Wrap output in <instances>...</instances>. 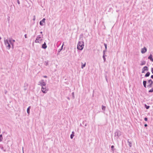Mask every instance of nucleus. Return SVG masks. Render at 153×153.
Here are the masks:
<instances>
[{"label": "nucleus", "mask_w": 153, "mask_h": 153, "mask_svg": "<svg viewBox=\"0 0 153 153\" xmlns=\"http://www.w3.org/2000/svg\"><path fill=\"white\" fill-rule=\"evenodd\" d=\"M84 43L82 41H79L78 44L77 48L80 50H82L84 47Z\"/></svg>", "instance_id": "obj_1"}, {"label": "nucleus", "mask_w": 153, "mask_h": 153, "mask_svg": "<svg viewBox=\"0 0 153 153\" xmlns=\"http://www.w3.org/2000/svg\"><path fill=\"white\" fill-rule=\"evenodd\" d=\"M41 90L42 92L45 94L47 93L48 90V89L45 86H42Z\"/></svg>", "instance_id": "obj_2"}, {"label": "nucleus", "mask_w": 153, "mask_h": 153, "mask_svg": "<svg viewBox=\"0 0 153 153\" xmlns=\"http://www.w3.org/2000/svg\"><path fill=\"white\" fill-rule=\"evenodd\" d=\"M42 39H41V37L40 36H38L36 37V40L35 41L36 43H41V42Z\"/></svg>", "instance_id": "obj_3"}, {"label": "nucleus", "mask_w": 153, "mask_h": 153, "mask_svg": "<svg viewBox=\"0 0 153 153\" xmlns=\"http://www.w3.org/2000/svg\"><path fill=\"white\" fill-rule=\"evenodd\" d=\"M148 83L149 84L147 85V87L150 88L152 87V85L153 84V81L151 79L148 80Z\"/></svg>", "instance_id": "obj_4"}, {"label": "nucleus", "mask_w": 153, "mask_h": 153, "mask_svg": "<svg viewBox=\"0 0 153 153\" xmlns=\"http://www.w3.org/2000/svg\"><path fill=\"white\" fill-rule=\"evenodd\" d=\"M39 85L42 86H45L46 85V83L44 82V80L42 79L39 82Z\"/></svg>", "instance_id": "obj_5"}, {"label": "nucleus", "mask_w": 153, "mask_h": 153, "mask_svg": "<svg viewBox=\"0 0 153 153\" xmlns=\"http://www.w3.org/2000/svg\"><path fill=\"white\" fill-rule=\"evenodd\" d=\"M115 136L119 137L121 135V133L120 131H117L115 133Z\"/></svg>", "instance_id": "obj_6"}, {"label": "nucleus", "mask_w": 153, "mask_h": 153, "mask_svg": "<svg viewBox=\"0 0 153 153\" xmlns=\"http://www.w3.org/2000/svg\"><path fill=\"white\" fill-rule=\"evenodd\" d=\"M9 41V42H10V44H11V45L13 48V43L14 42H15V40L14 39L11 40V39H10Z\"/></svg>", "instance_id": "obj_7"}, {"label": "nucleus", "mask_w": 153, "mask_h": 153, "mask_svg": "<svg viewBox=\"0 0 153 153\" xmlns=\"http://www.w3.org/2000/svg\"><path fill=\"white\" fill-rule=\"evenodd\" d=\"M148 68L147 67L145 66L142 69V73H144L145 72V71H148Z\"/></svg>", "instance_id": "obj_8"}, {"label": "nucleus", "mask_w": 153, "mask_h": 153, "mask_svg": "<svg viewBox=\"0 0 153 153\" xmlns=\"http://www.w3.org/2000/svg\"><path fill=\"white\" fill-rule=\"evenodd\" d=\"M147 51L146 48L145 47H144L143 48H142L141 52L142 53H145Z\"/></svg>", "instance_id": "obj_9"}, {"label": "nucleus", "mask_w": 153, "mask_h": 153, "mask_svg": "<svg viewBox=\"0 0 153 153\" xmlns=\"http://www.w3.org/2000/svg\"><path fill=\"white\" fill-rule=\"evenodd\" d=\"M45 18H43L42 20L40 22H39L40 25L41 26L43 25H44L43 24V23H45Z\"/></svg>", "instance_id": "obj_10"}, {"label": "nucleus", "mask_w": 153, "mask_h": 153, "mask_svg": "<svg viewBox=\"0 0 153 153\" xmlns=\"http://www.w3.org/2000/svg\"><path fill=\"white\" fill-rule=\"evenodd\" d=\"M47 47L46 44L45 42L42 45V48L43 49H46Z\"/></svg>", "instance_id": "obj_11"}, {"label": "nucleus", "mask_w": 153, "mask_h": 153, "mask_svg": "<svg viewBox=\"0 0 153 153\" xmlns=\"http://www.w3.org/2000/svg\"><path fill=\"white\" fill-rule=\"evenodd\" d=\"M148 59H150L151 61H153V59L152 58V54H150V56H149Z\"/></svg>", "instance_id": "obj_12"}, {"label": "nucleus", "mask_w": 153, "mask_h": 153, "mask_svg": "<svg viewBox=\"0 0 153 153\" xmlns=\"http://www.w3.org/2000/svg\"><path fill=\"white\" fill-rule=\"evenodd\" d=\"M146 63V62L145 61H141V63L140 64V65H145Z\"/></svg>", "instance_id": "obj_13"}, {"label": "nucleus", "mask_w": 153, "mask_h": 153, "mask_svg": "<svg viewBox=\"0 0 153 153\" xmlns=\"http://www.w3.org/2000/svg\"><path fill=\"white\" fill-rule=\"evenodd\" d=\"M4 44L6 46H7V45L9 44L7 39L5 40L4 41Z\"/></svg>", "instance_id": "obj_14"}, {"label": "nucleus", "mask_w": 153, "mask_h": 153, "mask_svg": "<svg viewBox=\"0 0 153 153\" xmlns=\"http://www.w3.org/2000/svg\"><path fill=\"white\" fill-rule=\"evenodd\" d=\"M30 106L27 109V112L28 114H30Z\"/></svg>", "instance_id": "obj_15"}, {"label": "nucleus", "mask_w": 153, "mask_h": 153, "mask_svg": "<svg viewBox=\"0 0 153 153\" xmlns=\"http://www.w3.org/2000/svg\"><path fill=\"white\" fill-rule=\"evenodd\" d=\"M150 72H147L146 73V74H145V76L146 77H148V76H149L150 75Z\"/></svg>", "instance_id": "obj_16"}, {"label": "nucleus", "mask_w": 153, "mask_h": 153, "mask_svg": "<svg viewBox=\"0 0 153 153\" xmlns=\"http://www.w3.org/2000/svg\"><path fill=\"white\" fill-rule=\"evenodd\" d=\"M147 82L146 81H143V85H144V86L145 87H146V83Z\"/></svg>", "instance_id": "obj_17"}, {"label": "nucleus", "mask_w": 153, "mask_h": 153, "mask_svg": "<svg viewBox=\"0 0 153 153\" xmlns=\"http://www.w3.org/2000/svg\"><path fill=\"white\" fill-rule=\"evenodd\" d=\"M3 137L2 134L0 135V142H1L3 140Z\"/></svg>", "instance_id": "obj_18"}, {"label": "nucleus", "mask_w": 153, "mask_h": 153, "mask_svg": "<svg viewBox=\"0 0 153 153\" xmlns=\"http://www.w3.org/2000/svg\"><path fill=\"white\" fill-rule=\"evenodd\" d=\"M7 48H8V49H9L10 48V44H9L8 45H7L6 46Z\"/></svg>", "instance_id": "obj_19"}, {"label": "nucleus", "mask_w": 153, "mask_h": 153, "mask_svg": "<svg viewBox=\"0 0 153 153\" xmlns=\"http://www.w3.org/2000/svg\"><path fill=\"white\" fill-rule=\"evenodd\" d=\"M102 108L103 110L105 111V106H104L103 105H102Z\"/></svg>", "instance_id": "obj_20"}, {"label": "nucleus", "mask_w": 153, "mask_h": 153, "mask_svg": "<svg viewBox=\"0 0 153 153\" xmlns=\"http://www.w3.org/2000/svg\"><path fill=\"white\" fill-rule=\"evenodd\" d=\"M145 107L146 108V109H149V107H150V106H149L147 105L146 104H145Z\"/></svg>", "instance_id": "obj_21"}, {"label": "nucleus", "mask_w": 153, "mask_h": 153, "mask_svg": "<svg viewBox=\"0 0 153 153\" xmlns=\"http://www.w3.org/2000/svg\"><path fill=\"white\" fill-rule=\"evenodd\" d=\"M45 65H46V66L48 65V61H45Z\"/></svg>", "instance_id": "obj_22"}, {"label": "nucleus", "mask_w": 153, "mask_h": 153, "mask_svg": "<svg viewBox=\"0 0 153 153\" xmlns=\"http://www.w3.org/2000/svg\"><path fill=\"white\" fill-rule=\"evenodd\" d=\"M128 145H129V146L130 147H131L132 146L131 143L130 142H129L128 141Z\"/></svg>", "instance_id": "obj_23"}, {"label": "nucleus", "mask_w": 153, "mask_h": 153, "mask_svg": "<svg viewBox=\"0 0 153 153\" xmlns=\"http://www.w3.org/2000/svg\"><path fill=\"white\" fill-rule=\"evenodd\" d=\"M86 65V63L85 62L84 64H82V65L81 68H83Z\"/></svg>", "instance_id": "obj_24"}, {"label": "nucleus", "mask_w": 153, "mask_h": 153, "mask_svg": "<svg viewBox=\"0 0 153 153\" xmlns=\"http://www.w3.org/2000/svg\"><path fill=\"white\" fill-rule=\"evenodd\" d=\"M103 59L104 62H105L106 60L105 58V55H103Z\"/></svg>", "instance_id": "obj_25"}, {"label": "nucleus", "mask_w": 153, "mask_h": 153, "mask_svg": "<svg viewBox=\"0 0 153 153\" xmlns=\"http://www.w3.org/2000/svg\"><path fill=\"white\" fill-rule=\"evenodd\" d=\"M74 134H72L71 135L70 137L71 139H73V137L74 136Z\"/></svg>", "instance_id": "obj_26"}, {"label": "nucleus", "mask_w": 153, "mask_h": 153, "mask_svg": "<svg viewBox=\"0 0 153 153\" xmlns=\"http://www.w3.org/2000/svg\"><path fill=\"white\" fill-rule=\"evenodd\" d=\"M153 92V88L149 91V92Z\"/></svg>", "instance_id": "obj_27"}, {"label": "nucleus", "mask_w": 153, "mask_h": 153, "mask_svg": "<svg viewBox=\"0 0 153 153\" xmlns=\"http://www.w3.org/2000/svg\"><path fill=\"white\" fill-rule=\"evenodd\" d=\"M106 51V50L105 49V50H104L103 51V55H105V52Z\"/></svg>", "instance_id": "obj_28"}, {"label": "nucleus", "mask_w": 153, "mask_h": 153, "mask_svg": "<svg viewBox=\"0 0 153 153\" xmlns=\"http://www.w3.org/2000/svg\"><path fill=\"white\" fill-rule=\"evenodd\" d=\"M114 146H111V150H112V151H114V149H114Z\"/></svg>", "instance_id": "obj_29"}, {"label": "nucleus", "mask_w": 153, "mask_h": 153, "mask_svg": "<svg viewBox=\"0 0 153 153\" xmlns=\"http://www.w3.org/2000/svg\"><path fill=\"white\" fill-rule=\"evenodd\" d=\"M72 96L74 98V92H72Z\"/></svg>", "instance_id": "obj_30"}, {"label": "nucleus", "mask_w": 153, "mask_h": 153, "mask_svg": "<svg viewBox=\"0 0 153 153\" xmlns=\"http://www.w3.org/2000/svg\"><path fill=\"white\" fill-rule=\"evenodd\" d=\"M104 46L105 48V49L106 50H107V45L105 44H104Z\"/></svg>", "instance_id": "obj_31"}, {"label": "nucleus", "mask_w": 153, "mask_h": 153, "mask_svg": "<svg viewBox=\"0 0 153 153\" xmlns=\"http://www.w3.org/2000/svg\"><path fill=\"white\" fill-rule=\"evenodd\" d=\"M17 0V3L18 4H19V5L20 4V1H19L20 0Z\"/></svg>", "instance_id": "obj_32"}, {"label": "nucleus", "mask_w": 153, "mask_h": 153, "mask_svg": "<svg viewBox=\"0 0 153 153\" xmlns=\"http://www.w3.org/2000/svg\"><path fill=\"white\" fill-rule=\"evenodd\" d=\"M151 71L152 72V73L153 74V68H151Z\"/></svg>", "instance_id": "obj_33"}, {"label": "nucleus", "mask_w": 153, "mask_h": 153, "mask_svg": "<svg viewBox=\"0 0 153 153\" xmlns=\"http://www.w3.org/2000/svg\"><path fill=\"white\" fill-rule=\"evenodd\" d=\"M147 120H148V119L146 117L144 118V120L145 121H147Z\"/></svg>", "instance_id": "obj_34"}, {"label": "nucleus", "mask_w": 153, "mask_h": 153, "mask_svg": "<svg viewBox=\"0 0 153 153\" xmlns=\"http://www.w3.org/2000/svg\"><path fill=\"white\" fill-rule=\"evenodd\" d=\"M25 38H27V34H25Z\"/></svg>", "instance_id": "obj_35"}, {"label": "nucleus", "mask_w": 153, "mask_h": 153, "mask_svg": "<svg viewBox=\"0 0 153 153\" xmlns=\"http://www.w3.org/2000/svg\"><path fill=\"white\" fill-rule=\"evenodd\" d=\"M151 78L153 79V75L151 76Z\"/></svg>", "instance_id": "obj_36"}, {"label": "nucleus", "mask_w": 153, "mask_h": 153, "mask_svg": "<svg viewBox=\"0 0 153 153\" xmlns=\"http://www.w3.org/2000/svg\"><path fill=\"white\" fill-rule=\"evenodd\" d=\"M144 126H145V127H146V126H147V124H145V125H144Z\"/></svg>", "instance_id": "obj_37"}, {"label": "nucleus", "mask_w": 153, "mask_h": 153, "mask_svg": "<svg viewBox=\"0 0 153 153\" xmlns=\"http://www.w3.org/2000/svg\"><path fill=\"white\" fill-rule=\"evenodd\" d=\"M33 20L34 21L35 20V16H34V18L33 19Z\"/></svg>", "instance_id": "obj_38"}, {"label": "nucleus", "mask_w": 153, "mask_h": 153, "mask_svg": "<svg viewBox=\"0 0 153 153\" xmlns=\"http://www.w3.org/2000/svg\"><path fill=\"white\" fill-rule=\"evenodd\" d=\"M43 77L44 78H47V76H43Z\"/></svg>", "instance_id": "obj_39"}, {"label": "nucleus", "mask_w": 153, "mask_h": 153, "mask_svg": "<svg viewBox=\"0 0 153 153\" xmlns=\"http://www.w3.org/2000/svg\"><path fill=\"white\" fill-rule=\"evenodd\" d=\"M68 100H70V98L69 97H68Z\"/></svg>", "instance_id": "obj_40"}, {"label": "nucleus", "mask_w": 153, "mask_h": 153, "mask_svg": "<svg viewBox=\"0 0 153 153\" xmlns=\"http://www.w3.org/2000/svg\"><path fill=\"white\" fill-rule=\"evenodd\" d=\"M87 126V125H86V124H85V126Z\"/></svg>", "instance_id": "obj_41"}, {"label": "nucleus", "mask_w": 153, "mask_h": 153, "mask_svg": "<svg viewBox=\"0 0 153 153\" xmlns=\"http://www.w3.org/2000/svg\"><path fill=\"white\" fill-rule=\"evenodd\" d=\"M40 33H42V32H41Z\"/></svg>", "instance_id": "obj_42"}, {"label": "nucleus", "mask_w": 153, "mask_h": 153, "mask_svg": "<svg viewBox=\"0 0 153 153\" xmlns=\"http://www.w3.org/2000/svg\"><path fill=\"white\" fill-rule=\"evenodd\" d=\"M6 92H7V91H5V94H6Z\"/></svg>", "instance_id": "obj_43"}, {"label": "nucleus", "mask_w": 153, "mask_h": 153, "mask_svg": "<svg viewBox=\"0 0 153 153\" xmlns=\"http://www.w3.org/2000/svg\"><path fill=\"white\" fill-rule=\"evenodd\" d=\"M61 50H59V52H60V51Z\"/></svg>", "instance_id": "obj_44"}, {"label": "nucleus", "mask_w": 153, "mask_h": 153, "mask_svg": "<svg viewBox=\"0 0 153 153\" xmlns=\"http://www.w3.org/2000/svg\"><path fill=\"white\" fill-rule=\"evenodd\" d=\"M22 149H23V147L22 148Z\"/></svg>", "instance_id": "obj_45"}, {"label": "nucleus", "mask_w": 153, "mask_h": 153, "mask_svg": "<svg viewBox=\"0 0 153 153\" xmlns=\"http://www.w3.org/2000/svg\"><path fill=\"white\" fill-rule=\"evenodd\" d=\"M63 45H62V47H63Z\"/></svg>", "instance_id": "obj_46"}, {"label": "nucleus", "mask_w": 153, "mask_h": 153, "mask_svg": "<svg viewBox=\"0 0 153 153\" xmlns=\"http://www.w3.org/2000/svg\"><path fill=\"white\" fill-rule=\"evenodd\" d=\"M72 133H74V132H72Z\"/></svg>", "instance_id": "obj_47"}, {"label": "nucleus", "mask_w": 153, "mask_h": 153, "mask_svg": "<svg viewBox=\"0 0 153 153\" xmlns=\"http://www.w3.org/2000/svg\"><path fill=\"white\" fill-rule=\"evenodd\" d=\"M106 80L107 81V79L106 78Z\"/></svg>", "instance_id": "obj_48"}]
</instances>
